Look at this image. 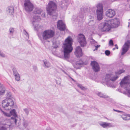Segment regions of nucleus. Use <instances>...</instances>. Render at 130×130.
<instances>
[{
	"label": "nucleus",
	"instance_id": "nucleus-52",
	"mask_svg": "<svg viewBox=\"0 0 130 130\" xmlns=\"http://www.w3.org/2000/svg\"><path fill=\"white\" fill-rule=\"evenodd\" d=\"M115 0H111V1H112V2H113V1H115Z\"/></svg>",
	"mask_w": 130,
	"mask_h": 130
},
{
	"label": "nucleus",
	"instance_id": "nucleus-3",
	"mask_svg": "<svg viewBox=\"0 0 130 130\" xmlns=\"http://www.w3.org/2000/svg\"><path fill=\"white\" fill-rule=\"evenodd\" d=\"M55 32L54 30L50 29L44 31L41 34L39 35L38 37L41 41L43 43L44 41L50 39L54 36Z\"/></svg>",
	"mask_w": 130,
	"mask_h": 130
},
{
	"label": "nucleus",
	"instance_id": "nucleus-46",
	"mask_svg": "<svg viewBox=\"0 0 130 130\" xmlns=\"http://www.w3.org/2000/svg\"><path fill=\"white\" fill-rule=\"evenodd\" d=\"M91 42L93 44H95V43H97L94 40H92Z\"/></svg>",
	"mask_w": 130,
	"mask_h": 130
},
{
	"label": "nucleus",
	"instance_id": "nucleus-20",
	"mask_svg": "<svg viewBox=\"0 0 130 130\" xmlns=\"http://www.w3.org/2000/svg\"><path fill=\"white\" fill-rule=\"evenodd\" d=\"M13 71L15 80L17 81L20 80V75L17 72L16 69H15L13 68Z\"/></svg>",
	"mask_w": 130,
	"mask_h": 130
},
{
	"label": "nucleus",
	"instance_id": "nucleus-17",
	"mask_svg": "<svg viewBox=\"0 0 130 130\" xmlns=\"http://www.w3.org/2000/svg\"><path fill=\"white\" fill-rule=\"evenodd\" d=\"M57 26L59 29L62 31L64 30L66 28L64 23L61 20H60L58 22Z\"/></svg>",
	"mask_w": 130,
	"mask_h": 130
},
{
	"label": "nucleus",
	"instance_id": "nucleus-33",
	"mask_svg": "<svg viewBox=\"0 0 130 130\" xmlns=\"http://www.w3.org/2000/svg\"><path fill=\"white\" fill-rule=\"evenodd\" d=\"M60 42L59 41H58L57 43H56V45H55V44H54L53 46L54 48H57L58 47L60 46Z\"/></svg>",
	"mask_w": 130,
	"mask_h": 130
},
{
	"label": "nucleus",
	"instance_id": "nucleus-2",
	"mask_svg": "<svg viewBox=\"0 0 130 130\" xmlns=\"http://www.w3.org/2000/svg\"><path fill=\"white\" fill-rule=\"evenodd\" d=\"M124 72L123 69H121L115 72V76L112 74H108L106 75L105 78L103 80V82L108 86L110 87L111 82L115 81L119 77L118 75Z\"/></svg>",
	"mask_w": 130,
	"mask_h": 130
},
{
	"label": "nucleus",
	"instance_id": "nucleus-48",
	"mask_svg": "<svg viewBox=\"0 0 130 130\" xmlns=\"http://www.w3.org/2000/svg\"><path fill=\"white\" fill-rule=\"evenodd\" d=\"M113 110L115 111H117V112H122L121 111H120L119 110H115V109H113Z\"/></svg>",
	"mask_w": 130,
	"mask_h": 130
},
{
	"label": "nucleus",
	"instance_id": "nucleus-15",
	"mask_svg": "<svg viewBox=\"0 0 130 130\" xmlns=\"http://www.w3.org/2000/svg\"><path fill=\"white\" fill-rule=\"evenodd\" d=\"M100 125L104 128H107L113 127V125L111 123L105 122H100L99 123Z\"/></svg>",
	"mask_w": 130,
	"mask_h": 130
},
{
	"label": "nucleus",
	"instance_id": "nucleus-38",
	"mask_svg": "<svg viewBox=\"0 0 130 130\" xmlns=\"http://www.w3.org/2000/svg\"><path fill=\"white\" fill-rule=\"evenodd\" d=\"M24 34L26 36L27 38H29V35L27 32L24 30Z\"/></svg>",
	"mask_w": 130,
	"mask_h": 130
},
{
	"label": "nucleus",
	"instance_id": "nucleus-54",
	"mask_svg": "<svg viewBox=\"0 0 130 130\" xmlns=\"http://www.w3.org/2000/svg\"><path fill=\"white\" fill-rule=\"evenodd\" d=\"M128 117H130V115H128Z\"/></svg>",
	"mask_w": 130,
	"mask_h": 130
},
{
	"label": "nucleus",
	"instance_id": "nucleus-11",
	"mask_svg": "<svg viewBox=\"0 0 130 130\" xmlns=\"http://www.w3.org/2000/svg\"><path fill=\"white\" fill-rule=\"evenodd\" d=\"M78 41L81 46L84 47L86 45L87 42L85 37L82 34H79L78 36Z\"/></svg>",
	"mask_w": 130,
	"mask_h": 130
},
{
	"label": "nucleus",
	"instance_id": "nucleus-27",
	"mask_svg": "<svg viewBox=\"0 0 130 130\" xmlns=\"http://www.w3.org/2000/svg\"><path fill=\"white\" fill-rule=\"evenodd\" d=\"M83 63V61L82 60H79V61H77L76 63V66L75 67L77 69H78L80 68V66Z\"/></svg>",
	"mask_w": 130,
	"mask_h": 130
},
{
	"label": "nucleus",
	"instance_id": "nucleus-1",
	"mask_svg": "<svg viewBox=\"0 0 130 130\" xmlns=\"http://www.w3.org/2000/svg\"><path fill=\"white\" fill-rule=\"evenodd\" d=\"M72 38L70 36L66 39L63 43L62 48L64 58H69L70 54L72 52L73 48L72 46Z\"/></svg>",
	"mask_w": 130,
	"mask_h": 130
},
{
	"label": "nucleus",
	"instance_id": "nucleus-40",
	"mask_svg": "<svg viewBox=\"0 0 130 130\" xmlns=\"http://www.w3.org/2000/svg\"><path fill=\"white\" fill-rule=\"evenodd\" d=\"M113 41L111 40L109 42V46H113Z\"/></svg>",
	"mask_w": 130,
	"mask_h": 130
},
{
	"label": "nucleus",
	"instance_id": "nucleus-30",
	"mask_svg": "<svg viewBox=\"0 0 130 130\" xmlns=\"http://www.w3.org/2000/svg\"><path fill=\"white\" fill-rule=\"evenodd\" d=\"M121 117L122 119L124 120H128L130 119V118H128L126 114H124L121 116Z\"/></svg>",
	"mask_w": 130,
	"mask_h": 130
},
{
	"label": "nucleus",
	"instance_id": "nucleus-28",
	"mask_svg": "<svg viewBox=\"0 0 130 130\" xmlns=\"http://www.w3.org/2000/svg\"><path fill=\"white\" fill-rule=\"evenodd\" d=\"M23 127L24 128H26L28 126L29 124V122L26 120H23Z\"/></svg>",
	"mask_w": 130,
	"mask_h": 130
},
{
	"label": "nucleus",
	"instance_id": "nucleus-44",
	"mask_svg": "<svg viewBox=\"0 0 130 130\" xmlns=\"http://www.w3.org/2000/svg\"><path fill=\"white\" fill-rule=\"evenodd\" d=\"M41 12L42 13L41 15L43 17H45V13L43 12L42 11Z\"/></svg>",
	"mask_w": 130,
	"mask_h": 130
},
{
	"label": "nucleus",
	"instance_id": "nucleus-43",
	"mask_svg": "<svg viewBox=\"0 0 130 130\" xmlns=\"http://www.w3.org/2000/svg\"><path fill=\"white\" fill-rule=\"evenodd\" d=\"M0 56L2 57H5V55L1 51H0Z\"/></svg>",
	"mask_w": 130,
	"mask_h": 130
},
{
	"label": "nucleus",
	"instance_id": "nucleus-16",
	"mask_svg": "<svg viewBox=\"0 0 130 130\" xmlns=\"http://www.w3.org/2000/svg\"><path fill=\"white\" fill-rule=\"evenodd\" d=\"M115 14L116 13L115 11L111 9L108 10L106 11L105 13L106 16L110 18L113 17Z\"/></svg>",
	"mask_w": 130,
	"mask_h": 130
},
{
	"label": "nucleus",
	"instance_id": "nucleus-23",
	"mask_svg": "<svg viewBox=\"0 0 130 130\" xmlns=\"http://www.w3.org/2000/svg\"><path fill=\"white\" fill-rule=\"evenodd\" d=\"M44 63L43 66L45 68H48L51 67V64L48 61L45 60L43 61Z\"/></svg>",
	"mask_w": 130,
	"mask_h": 130
},
{
	"label": "nucleus",
	"instance_id": "nucleus-55",
	"mask_svg": "<svg viewBox=\"0 0 130 130\" xmlns=\"http://www.w3.org/2000/svg\"><path fill=\"white\" fill-rule=\"evenodd\" d=\"M72 78V80H73V79H72V78Z\"/></svg>",
	"mask_w": 130,
	"mask_h": 130
},
{
	"label": "nucleus",
	"instance_id": "nucleus-4",
	"mask_svg": "<svg viewBox=\"0 0 130 130\" xmlns=\"http://www.w3.org/2000/svg\"><path fill=\"white\" fill-rule=\"evenodd\" d=\"M120 84L122 87L126 89L127 95L130 97V82L128 77H125L121 81Z\"/></svg>",
	"mask_w": 130,
	"mask_h": 130
},
{
	"label": "nucleus",
	"instance_id": "nucleus-26",
	"mask_svg": "<svg viewBox=\"0 0 130 130\" xmlns=\"http://www.w3.org/2000/svg\"><path fill=\"white\" fill-rule=\"evenodd\" d=\"M95 22L94 21V20H90L88 23V25L89 26H92L93 28H95Z\"/></svg>",
	"mask_w": 130,
	"mask_h": 130
},
{
	"label": "nucleus",
	"instance_id": "nucleus-14",
	"mask_svg": "<svg viewBox=\"0 0 130 130\" xmlns=\"http://www.w3.org/2000/svg\"><path fill=\"white\" fill-rule=\"evenodd\" d=\"M130 45V41H129L128 40L125 42L122 47V55H124L128 51Z\"/></svg>",
	"mask_w": 130,
	"mask_h": 130
},
{
	"label": "nucleus",
	"instance_id": "nucleus-21",
	"mask_svg": "<svg viewBox=\"0 0 130 130\" xmlns=\"http://www.w3.org/2000/svg\"><path fill=\"white\" fill-rule=\"evenodd\" d=\"M14 8L12 6L8 7L6 9V11L10 15H12L14 13Z\"/></svg>",
	"mask_w": 130,
	"mask_h": 130
},
{
	"label": "nucleus",
	"instance_id": "nucleus-9",
	"mask_svg": "<svg viewBox=\"0 0 130 130\" xmlns=\"http://www.w3.org/2000/svg\"><path fill=\"white\" fill-rule=\"evenodd\" d=\"M111 27L108 21L105 22L100 24L99 25V28L102 31H108L111 29Z\"/></svg>",
	"mask_w": 130,
	"mask_h": 130
},
{
	"label": "nucleus",
	"instance_id": "nucleus-8",
	"mask_svg": "<svg viewBox=\"0 0 130 130\" xmlns=\"http://www.w3.org/2000/svg\"><path fill=\"white\" fill-rule=\"evenodd\" d=\"M14 104L13 100H11L5 99L2 102V106L6 110H9L12 108Z\"/></svg>",
	"mask_w": 130,
	"mask_h": 130
},
{
	"label": "nucleus",
	"instance_id": "nucleus-42",
	"mask_svg": "<svg viewBox=\"0 0 130 130\" xmlns=\"http://www.w3.org/2000/svg\"><path fill=\"white\" fill-rule=\"evenodd\" d=\"M110 52L108 50H106L105 51V54L107 56H108L110 54Z\"/></svg>",
	"mask_w": 130,
	"mask_h": 130
},
{
	"label": "nucleus",
	"instance_id": "nucleus-45",
	"mask_svg": "<svg viewBox=\"0 0 130 130\" xmlns=\"http://www.w3.org/2000/svg\"><path fill=\"white\" fill-rule=\"evenodd\" d=\"M33 69L34 70V71H35L36 72L37 71V68L36 66H35L33 67Z\"/></svg>",
	"mask_w": 130,
	"mask_h": 130
},
{
	"label": "nucleus",
	"instance_id": "nucleus-18",
	"mask_svg": "<svg viewBox=\"0 0 130 130\" xmlns=\"http://www.w3.org/2000/svg\"><path fill=\"white\" fill-rule=\"evenodd\" d=\"M91 65L94 71L95 72H98L99 71L100 68L98 63L96 61H92Z\"/></svg>",
	"mask_w": 130,
	"mask_h": 130
},
{
	"label": "nucleus",
	"instance_id": "nucleus-34",
	"mask_svg": "<svg viewBox=\"0 0 130 130\" xmlns=\"http://www.w3.org/2000/svg\"><path fill=\"white\" fill-rule=\"evenodd\" d=\"M23 110L27 115L28 114L29 110L27 108H25L23 109Z\"/></svg>",
	"mask_w": 130,
	"mask_h": 130
},
{
	"label": "nucleus",
	"instance_id": "nucleus-7",
	"mask_svg": "<svg viewBox=\"0 0 130 130\" xmlns=\"http://www.w3.org/2000/svg\"><path fill=\"white\" fill-rule=\"evenodd\" d=\"M57 6L56 4L52 1H50L46 8L48 14L52 15L54 13L56 9Z\"/></svg>",
	"mask_w": 130,
	"mask_h": 130
},
{
	"label": "nucleus",
	"instance_id": "nucleus-19",
	"mask_svg": "<svg viewBox=\"0 0 130 130\" xmlns=\"http://www.w3.org/2000/svg\"><path fill=\"white\" fill-rule=\"evenodd\" d=\"M75 54L77 57H80L82 56L83 54L82 50L80 46H78L76 48Z\"/></svg>",
	"mask_w": 130,
	"mask_h": 130
},
{
	"label": "nucleus",
	"instance_id": "nucleus-25",
	"mask_svg": "<svg viewBox=\"0 0 130 130\" xmlns=\"http://www.w3.org/2000/svg\"><path fill=\"white\" fill-rule=\"evenodd\" d=\"M97 95L101 98H106L109 97V96L101 92H100L96 93Z\"/></svg>",
	"mask_w": 130,
	"mask_h": 130
},
{
	"label": "nucleus",
	"instance_id": "nucleus-29",
	"mask_svg": "<svg viewBox=\"0 0 130 130\" xmlns=\"http://www.w3.org/2000/svg\"><path fill=\"white\" fill-rule=\"evenodd\" d=\"M42 11V10L40 9L36 8L34 11V13L36 14H39L41 13Z\"/></svg>",
	"mask_w": 130,
	"mask_h": 130
},
{
	"label": "nucleus",
	"instance_id": "nucleus-41",
	"mask_svg": "<svg viewBox=\"0 0 130 130\" xmlns=\"http://www.w3.org/2000/svg\"><path fill=\"white\" fill-rule=\"evenodd\" d=\"M95 49L93 50V51H97L98 50V48L100 46V45H95Z\"/></svg>",
	"mask_w": 130,
	"mask_h": 130
},
{
	"label": "nucleus",
	"instance_id": "nucleus-5",
	"mask_svg": "<svg viewBox=\"0 0 130 130\" xmlns=\"http://www.w3.org/2000/svg\"><path fill=\"white\" fill-rule=\"evenodd\" d=\"M10 113L11 115L13 117H11L10 122L13 123L16 126L18 127L19 125V122L20 120V118L18 116L17 113L14 109L11 110L10 111Z\"/></svg>",
	"mask_w": 130,
	"mask_h": 130
},
{
	"label": "nucleus",
	"instance_id": "nucleus-6",
	"mask_svg": "<svg viewBox=\"0 0 130 130\" xmlns=\"http://www.w3.org/2000/svg\"><path fill=\"white\" fill-rule=\"evenodd\" d=\"M14 126V125L9 120L0 121V130H11Z\"/></svg>",
	"mask_w": 130,
	"mask_h": 130
},
{
	"label": "nucleus",
	"instance_id": "nucleus-31",
	"mask_svg": "<svg viewBox=\"0 0 130 130\" xmlns=\"http://www.w3.org/2000/svg\"><path fill=\"white\" fill-rule=\"evenodd\" d=\"M6 99H7V100H13L11 94L10 93H8L7 95V98Z\"/></svg>",
	"mask_w": 130,
	"mask_h": 130
},
{
	"label": "nucleus",
	"instance_id": "nucleus-39",
	"mask_svg": "<svg viewBox=\"0 0 130 130\" xmlns=\"http://www.w3.org/2000/svg\"><path fill=\"white\" fill-rule=\"evenodd\" d=\"M24 34L26 36L27 38H29V35L27 32L24 30Z\"/></svg>",
	"mask_w": 130,
	"mask_h": 130
},
{
	"label": "nucleus",
	"instance_id": "nucleus-22",
	"mask_svg": "<svg viewBox=\"0 0 130 130\" xmlns=\"http://www.w3.org/2000/svg\"><path fill=\"white\" fill-rule=\"evenodd\" d=\"M6 89L3 85L0 83V95H3L5 93Z\"/></svg>",
	"mask_w": 130,
	"mask_h": 130
},
{
	"label": "nucleus",
	"instance_id": "nucleus-13",
	"mask_svg": "<svg viewBox=\"0 0 130 130\" xmlns=\"http://www.w3.org/2000/svg\"><path fill=\"white\" fill-rule=\"evenodd\" d=\"M109 23L111 25V27L116 28L120 24L119 20L117 18L108 20Z\"/></svg>",
	"mask_w": 130,
	"mask_h": 130
},
{
	"label": "nucleus",
	"instance_id": "nucleus-50",
	"mask_svg": "<svg viewBox=\"0 0 130 130\" xmlns=\"http://www.w3.org/2000/svg\"><path fill=\"white\" fill-rule=\"evenodd\" d=\"M116 47V48H117V49H118V46H117V44H116L115 45Z\"/></svg>",
	"mask_w": 130,
	"mask_h": 130
},
{
	"label": "nucleus",
	"instance_id": "nucleus-32",
	"mask_svg": "<svg viewBox=\"0 0 130 130\" xmlns=\"http://www.w3.org/2000/svg\"><path fill=\"white\" fill-rule=\"evenodd\" d=\"M9 34L10 35H12L14 31V28H10L9 30Z\"/></svg>",
	"mask_w": 130,
	"mask_h": 130
},
{
	"label": "nucleus",
	"instance_id": "nucleus-12",
	"mask_svg": "<svg viewBox=\"0 0 130 130\" xmlns=\"http://www.w3.org/2000/svg\"><path fill=\"white\" fill-rule=\"evenodd\" d=\"M24 8L27 11L30 12L33 9V5L29 0H25L24 3Z\"/></svg>",
	"mask_w": 130,
	"mask_h": 130
},
{
	"label": "nucleus",
	"instance_id": "nucleus-37",
	"mask_svg": "<svg viewBox=\"0 0 130 130\" xmlns=\"http://www.w3.org/2000/svg\"><path fill=\"white\" fill-rule=\"evenodd\" d=\"M40 27V26L38 25H37L36 26H34L35 29L36 30L39 29Z\"/></svg>",
	"mask_w": 130,
	"mask_h": 130
},
{
	"label": "nucleus",
	"instance_id": "nucleus-35",
	"mask_svg": "<svg viewBox=\"0 0 130 130\" xmlns=\"http://www.w3.org/2000/svg\"><path fill=\"white\" fill-rule=\"evenodd\" d=\"M77 86L82 90H85L86 89V88L85 87L80 84H78Z\"/></svg>",
	"mask_w": 130,
	"mask_h": 130
},
{
	"label": "nucleus",
	"instance_id": "nucleus-53",
	"mask_svg": "<svg viewBox=\"0 0 130 130\" xmlns=\"http://www.w3.org/2000/svg\"><path fill=\"white\" fill-rule=\"evenodd\" d=\"M115 49V48H113V50H114Z\"/></svg>",
	"mask_w": 130,
	"mask_h": 130
},
{
	"label": "nucleus",
	"instance_id": "nucleus-47",
	"mask_svg": "<svg viewBox=\"0 0 130 130\" xmlns=\"http://www.w3.org/2000/svg\"><path fill=\"white\" fill-rule=\"evenodd\" d=\"M89 18L90 19H91V20H94L93 17H92L91 16H89Z\"/></svg>",
	"mask_w": 130,
	"mask_h": 130
},
{
	"label": "nucleus",
	"instance_id": "nucleus-10",
	"mask_svg": "<svg viewBox=\"0 0 130 130\" xmlns=\"http://www.w3.org/2000/svg\"><path fill=\"white\" fill-rule=\"evenodd\" d=\"M96 15L98 20H101L103 18V9L102 5L99 4L97 6Z\"/></svg>",
	"mask_w": 130,
	"mask_h": 130
},
{
	"label": "nucleus",
	"instance_id": "nucleus-24",
	"mask_svg": "<svg viewBox=\"0 0 130 130\" xmlns=\"http://www.w3.org/2000/svg\"><path fill=\"white\" fill-rule=\"evenodd\" d=\"M41 19L39 17H38L37 15L34 16L32 19L31 21L33 23L35 22H37L38 21H39Z\"/></svg>",
	"mask_w": 130,
	"mask_h": 130
},
{
	"label": "nucleus",
	"instance_id": "nucleus-49",
	"mask_svg": "<svg viewBox=\"0 0 130 130\" xmlns=\"http://www.w3.org/2000/svg\"><path fill=\"white\" fill-rule=\"evenodd\" d=\"M45 130H51V129L50 128H47Z\"/></svg>",
	"mask_w": 130,
	"mask_h": 130
},
{
	"label": "nucleus",
	"instance_id": "nucleus-36",
	"mask_svg": "<svg viewBox=\"0 0 130 130\" xmlns=\"http://www.w3.org/2000/svg\"><path fill=\"white\" fill-rule=\"evenodd\" d=\"M2 112L3 113L4 115L7 117H10V113H7L4 112L3 111H2Z\"/></svg>",
	"mask_w": 130,
	"mask_h": 130
},
{
	"label": "nucleus",
	"instance_id": "nucleus-51",
	"mask_svg": "<svg viewBox=\"0 0 130 130\" xmlns=\"http://www.w3.org/2000/svg\"><path fill=\"white\" fill-rule=\"evenodd\" d=\"M129 25H130V23L129 22L128 23V27H129Z\"/></svg>",
	"mask_w": 130,
	"mask_h": 130
}]
</instances>
